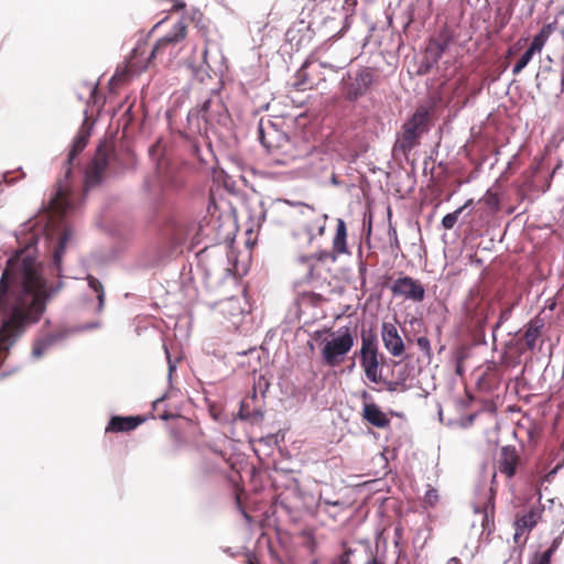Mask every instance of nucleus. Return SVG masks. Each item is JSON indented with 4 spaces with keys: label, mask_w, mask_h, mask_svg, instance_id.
Segmentation results:
<instances>
[{
    "label": "nucleus",
    "mask_w": 564,
    "mask_h": 564,
    "mask_svg": "<svg viewBox=\"0 0 564 564\" xmlns=\"http://www.w3.org/2000/svg\"><path fill=\"white\" fill-rule=\"evenodd\" d=\"M48 294L32 257L8 260L0 279V361L9 347L43 314Z\"/></svg>",
    "instance_id": "nucleus-1"
},
{
    "label": "nucleus",
    "mask_w": 564,
    "mask_h": 564,
    "mask_svg": "<svg viewBox=\"0 0 564 564\" xmlns=\"http://www.w3.org/2000/svg\"><path fill=\"white\" fill-rule=\"evenodd\" d=\"M272 221L284 225L295 223L293 236L300 243L311 246L326 230L328 216L316 212L313 207L302 205L296 208L288 200H278L267 212Z\"/></svg>",
    "instance_id": "nucleus-2"
},
{
    "label": "nucleus",
    "mask_w": 564,
    "mask_h": 564,
    "mask_svg": "<svg viewBox=\"0 0 564 564\" xmlns=\"http://www.w3.org/2000/svg\"><path fill=\"white\" fill-rule=\"evenodd\" d=\"M312 338L319 341L322 362L330 368L340 366L347 354L351 350L356 339V328L339 327L336 330L324 327L312 334Z\"/></svg>",
    "instance_id": "nucleus-3"
},
{
    "label": "nucleus",
    "mask_w": 564,
    "mask_h": 564,
    "mask_svg": "<svg viewBox=\"0 0 564 564\" xmlns=\"http://www.w3.org/2000/svg\"><path fill=\"white\" fill-rule=\"evenodd\" d=\"M259 140L271 154V161L278 165H289L302 156V152L282 132L270 123L267 130L262 122L259 124Z\"/></svg>",
    "instance_id": "nucleus-4"
},
{
    "label": "nucleus",
    "mask_w": 564,
    "mask_h": 564,
    "mask_svg": "<svg viewBox=\"0 0 564 564\" xmlns=\"http://www.w3.org/2000/svg\"><path fill=\"white\" fill-rule=\"evenodd\" d=\"M384 361V356L379 351L377 336L373 333H362L361 346L359 350V362L366 378L372 383H380L383 381L381 375V366Z\"/></svg>",
    "instance_id": "nucleus-5"
},
{
    "label": "nucleus",
    "mask_w": 564,
    "mask_h": 564,
    "mask_svg": "<svg viewBox=\"0 0 564 564\" xmlns=\"http://www.w3.org/2000/svg\"><path fill=\"white\" fill-rule=\"evenodd\" d=\"M495 313L494 300L470 291L465 302V318L469 327L482 330L491 315Z\"/></svg>",
    "instance_id": "nucleus-6"
},
{
    "label": "nucleus",
    "mask_w": 564,
    "mask_h": 564,
    "mask_svg": "<svg viewBox=\"0 0 564 564\" xmlns=\"http://www.w3.org/2000/svg\"><path fill=\"white\" fill-rule=\"evenodd\" d=\"M427 111L417 109L412 117L403 124L402 134L397 141V147L404 154L419 144V140L427 129Z\"/></svg>",
    "instance_id": "nucleus-7"
},
{
    "label": "nucleus",
    "mask_w": 564,
    "mask_h": 564,
    "mask_svg": "<svg viewBox=\"0 0 564 564\" xmlns=\"http://www.w3.org/2000/svg\"><path fill=\"white\" fill-rule=\"evenodd\" d=\"M72 207L69 188L59 180L56 184L54 196L48 200L47 205L43 207L42 217L46 218L47 226H55Z\"/></svg>",
    "instance_id": "nucleus-8"
},
{
    "label": "nucleus",
    "mask_w": 564,
    "mask_h": 564,
    "mask_svg": "<svg viewBox=\"0 0 564 564\" xmlns=\"http://www.w3.org/2000/svg\"><path fill=\"white\" fill-rule=\"evenodd\" d=\"M375 83V70L370 67H362L354 77L349 76L348 80L344 83V96L349 101H356L365 96Z\"/></svg>",
    "instance_id": "nucleus-9"
},
{
    "label": "nucleus",
    "mask_w": 564,
    "mask_h": 564,
    "mask_svg": "<svg viewBox=\"0 0 564 564\" xmlns=\"http://www.w3.org/2000/svg\"><path fill=\"white\" fill-rule=\"evenodd\" d=\"M324 64L312 59H306L302 67L296 72L295 84L297 90H307L318 87L325 82L323 73Z\"/></svg>",
    "instance_id": "nucleus-10"
},
{
    "label": "nucleus",
    "mask_w": 564,
    "mask_h": 564,
    "mask_svg": "<svg viewBox=\"0 0 564 564\" xmlns=\"http://www.w3.org/2000/svg\"><path fill=\"white\" fill-rule=\"evenodd\" d=\"M495 465L497 470L507 479H512L522 465V458L514 446L507 445L500 448Z\"/></svg>",
    "instance_id": "nucleus-11"
},
{
    "label": "nucleus",
    "mask_w": 564,
    "mask_h": 564,
    "mask_svg": "<svg viewBox=\"0 0 564 564\" xmlns=\"http://www.w3.org/2000/svg\"><path fill=\"white\" fill-rule=\"evenodd\" d=\"M175 46H172L165 37H161L156 41L154 46L152 47L150 55L147 57L145 62H139L138 57L143 55L147 52L145 44H139L131 54L130 57V67L131 68H145L151 61L158 58L159 56H163L164 54H172Z\"/></svg>",
    "instance_id": "nucleus-12"
},
{
    "label": "nucleus",
    "mask_w": 564,
    "mask_h": 564,
    "mask_svg": "<svg viewBox=\"0 0 564 564\" xmlns=\"http://www.w3.org/2000/svg\"><path fill=\"white\" fill-rule=\"evenodd\" d=\"M213 106L221 108L219 102H215L213 99H207L199 108L192 109L188 112L187 119L193 132H197L199 134L207 132L208 126L214 121V116L210 110Z\"/></svg>",
    "instance_id": "nucleus-13"
},
{
    "label": "nucleus",
    "mask_w": 564,
    "mask_h": 564,
    "mask_svg": "<svg viewBox=\"0 0 564 564\" xmlns=\"http://www.w3.org/2000/svg\"><path fill=\"white\" fill-rule=\"evenodd\" d=\"M391 379L383 378V383L389 392H405L410 386L408 380L411 378L413 368L409 364L392 361Z\"/></svg>",
    "instance_id": "nucleus-14"
},
{
    "label": "nucleus",
    "mask_w": 564,
    "mask_h": 564,
    "mask_svg": "<svg viewBox=\"0 0 564 564\" xmlns=\"http://www.w3.org/2000/svg\"><path fill=\"white\" fill-rule=\"evenodd\" d=\"M391 291L394 295L403 296L413 302H422L425 296L424 286L411 276L398 278L391 286Z\"/></svg>",
    "instance_id": "nucleus-15"
},
{
    "label": "nucleus",
    "mask_w": 564,
    "mask_h": 564,
    "mask_svg": "<svg viewBox=\"0 0 564 564\" xmlns=\"http://www.w3.org/2000/svg\"><path fill=\"white\" fill-rule=\"evenodd\" d=\"M370 398L371 397L367 391H362L361 399L365 401L361 412L362 420L378 429L389 427L390 419L378 404L375 402H367Z\"/></svg>",
    "instance_id": "nucleus-16"
},
{
    "label": "nucleus",
    "mask_w": 564,
    "mask_h": 564,
    "mask_svg": "<svg viewBox=\"0 0 564 564\" xmlns=\"http://www.w3.org/2000/svg\"><path fill=\"white\" fill-rule=\"evenodd\" d=\"M381 338L384 348L391 356L401 357L404 354L405 346L394 324L387 322L382 324Z\"/></svg>",
    "instance_id": "nucleus-17"
},
{
    "label": "nucleus",
    "mask_w": 564,
    "mask_h": 564,
    "mask_svg": "<svg viewBox=\"0 0 564 564\" xmlns=\"http://www.w3.org/2000/svg\"><path fill=\"white\" fill-rule=\"evenodd\" d=\"M543 511L542 506H534L522 514L518 513L514 521V540L525 532L532 531L540 522Z\"/></svg>",
    "instance_id": "nucleus-18"
},
{
    "label": "nucleus",
    "mask_w": 564,
    "mask_h": 564,
    "mask_svg": "<svg viewBox=\"0 0 564 564\" xmlns=\"http://www.w3.org/2000/svg\"><path fill=\"white\" fill-rule=\"evenodd\" d=\"M108 165V152L104 147H99L91 165L86 173V185L94 186L98 184Z\"/></svg>",
    "instance_id": "nucleus-19"
},
{
    "label": "nucleus",
    "mask_w": 564,
    "mask_h": 564,
    "mask_svg": "<svg viewBox=\"0 0 564 564\" xmlns=\"http://www.w3.org/2000/svg\"><path fill=\"white\" fill-rule=\"evenodd\" d=\"M144 422V417L137 416H112L107 426L106 433H121V432H131L135 430L140 424Z\"/></svg>",
    "instance_id": "nucleus-20"
},
{
    "label": "nucleus",
    "mask_w": 564,
    "mask_h": 564,
    "mask_svg": "<svg viewBox=\"0 0 564 564\" xmlns=\"http://www.w3.org/2000/svg\"><path fill=\"white\" fill-rule=\"evenodd\" d=\"M332 248L336 250L340 256L350 254L347 245V226L344 219H336V230L332 241Z\"/></svg>",
    "instance_id": "nucleus-21"
},
{
    "label": "nucleus",
    "mask_w": 564,
    "mask_h": 564,
    "mask_svg": "<svg viewBox=\"0 0 564 564\" xmlns=\"http://www.w3.org/2000/svg\"><path fill=\"white\" fill-rule=\"evenodd\" d=\"M544 322L542 318L535 317L525 325L523 338L525 346L529 350H533L536 346V341L542 334Z\"/></svg>",
    "instance_id": "nucleus-22"
},
{
    "label": "nucleus",
    "mask_w": 564,
    "mask_h": 564,
    "mask_svg": "<svg viewBox=\"0 0 564 564\" xmlns=\"http://www.w3.org/2000/svg\"><path fill=\"white\" fill-rule=\"evenodd\" d=\"M88 143V138L85 134L78 135L73 143V147L68 153V158L65 162V178L67 180L72 174L74 159L85 149Z\"/></svg>",
    "instance_id": "nucleus-23"
},
{
    "label": "nucleus",
    "mask_w": 564,
    "mask_h": 564,
    "mask_svg": "<svg viewBox=\"0 0 564 564\" xmlns=\"http://www.w3.org/2000/svg\"><path fill=\"white\" fill-rule=\"evenodd\" d=\"M187 34V23L184 17H182L180 20L175 21L172 24V29L170 32H167L162 37H165L169 40L170 44L172 46H175L177 43L183 41L186 37Z\"/></svg>",
    "instance_id": "nucleus-24"
},
{
    "label": "nucleus",
    "mask_w": 564,
    "mask_h": 564,
    "mask_svg": "<svg viewBox=\"0 0 564 564\" xmlns=\"http://www.w3.org/2000/svg\"><path fill=\"white\" fill-rule=\"evenodd\" d=\"M187 34V23L184 17H182L180 20L175 21L172 24V29L170 32H167L162 37H165L169 40L170 44L172 46H175L177 43L183 41L186 37Z\"/></svg>",
    "instance_id": "nucleus-25"
},
{
    "label": "nucleus",
    "mask_w": 564,
    "mask_h": 564,
    "mask_svg": "<svg viewBox=\"0 0 564 564\" xmlns=\"http://www.w3.org/2000/svg\"><path fill=\"white\" fill-rule=\"evenodd\" d=\"M72 237H73L72 230L69 228H64L58 238L56 246L54 247L53 263L55 264L57 271H59L63 253L66 249L68 241L72 239Z\"/></svg>",
    "instance_id": "nucleus-26"
},
{
    "label": "nucleus",
    "mask_w": 564,
    "mask_h": 564,
    "mask_svg": "<svg viewBox=\"0 0 564 564\" xmlns=\"http://www.w3.org/2000/svg\"><path fill=\"white\" fill-rule=\"evenodd\" d=\"M561 536L553 540L551 546L544 552L535 553L530 560L529 564H551V558L561 544Z\"/></svg>",
    "instance_id": "nucleus-27"
},
{
    "label": "nucleus",
    "mask_w": 564,
    "mask_h": 564,
    "mask_svg": "<svg viewBox=\"0 0 564 564\" xmlns=\"http://www.w3.org/2000/svg\"><path fill=\"white\" fill-rule=\"evenodd\" d=\"M553 31L554 25L552 23L543 25L540 32L533 37L529 47L534 52H541Z\"/></svg>",
    "instance_id": "nucleus-28"
},
{
    "label": "nucleus",
    "mask_w": 564,
    "mask_h": 564,
    "mask_svg": "<svg viewBox=\"0 0 564 564\" xmlns=\"http://www.w3.org/2000/svg\"><path fill=\"white\" fill-rule=\"evenodd\" d=\"M340 257V254L338 252H336V250L334 248H332L330 250H322L319 252H316L307 258L303 257L301 258V260L303 262H330V263H335L337 261V259Z\"/></svg>",
    "instance_id": "nucleus-29"
},
{
    "label": "nucleus",
    "mask_w": 564,
    "mask_h": 564,
    "mask_svg": "<svg viewBox=\"0 0 564 564\" xmlns=\"http://www.w3.org/2000/svg\"><path fill=\"white\" fill-rule=\"evenodd\" d=\"M325 301L326 299L322 294L315 292H302L297 296V302L301 306L317 307L321 306Z\"/></svg>",
    "instance_id": "nucleus-30"
},
{
    "label": "nucleus",
    "mask_w": 564,
    "mask_h": 564,
    "mask_svg": "<svg viewBox=\"0 0 564 564\" xmlns=\"http://www.w3.org/2000/svg\"><path fill=\"white\" fill-rule=\"evenodd\" d=\"M258 401L257 391L253 389L252 394L248 395L241 401L240 409H239V416L240 419L245 420L246 417L250 416L251 410L256 406L253 403Z\"/></svg>",
    "instance_id": "nucleus-31"
},
{
    "label": "nucleus",
    "mask_w": 564,
    "mask_h": 564,
    "mask_svg": "<svg viewBox=\"0 0 564 564\" xmlns=\"http://www.w3.org/2000/svg\"><path fill=\"white\" fill-rule=\"evenodd\" d=\"M491 212H498L500 206V199L497 193L487 191L485 196L480 199Z\"/></svg>",
    "instance_id": "nucleus-32"
},
{
    "label": "nucleus",
    "mask_w": 564,
    "mask_h": 564,
    "mask_svg": "<svg viewBox=\"0 0 564 564\" xmlns=\"http://www.w3.org/2000/svg\"><path fill=\"white\" fill-rule=\"evenodd\" d=\"M463 210H464V207H459L455 212L445 215L442 219V226L447 230L453 229L458 220V217L463 213Z\"/></svg>",
    "instance_id": "nucleus-33"
},
{
    "label": "nucleus",
    "mask_w": 564,
    "mask_h": 564,
    "mask_svg": "<svg viewBox=\"0 0 564 564\" xmlns=\"http://www.w3.org/2000/svg\"><path fill=\"white\" fill-rule=\"evenodd\" d=\"M442 48L440 46L433 45L432 43H429L426 46L424 56L426 61H430L432 64H437L440 58L442 57Z\"/></svg>",
    "instance_id": "nucleus-34"
},
{
    "label": "nucleus",
    "mask_w": 564,
    "mask_h": 564,
    "mask_svg": "<svg viewBox=\"0 0 564 564\" xmlns=\"http://www.w3.org/2000/svg\"><path fill=\"white\" fill-rule=\"evenodd\" d=\"M534 53L535 52L531 47H529L524 52V54L521 56V58L517 62V64L513 67L512 72L514 75L519 74L530 63Z\"/></svg>",
    "instance_id": "nucleus-35"
},
{
    "label": "nucleus",
    "mask_w": 564,
    "mask_h": 564,
    "mask_svg": "<svg viewBox=\"0 0 564 564\" xmlns=\"http://www.w3.org/2000/svg\"><path fill=\"white\" fill-rule=\"evenodd\" d=\"M207 55H208V48H207V46L205 45V46H204V48H203V50H202V52H200V57H199V59H197V58L195 57V55H193V56L191 57V66H192L193 68L198 69V70H202V69L204 68V66L209 67L208 62H207Z\"/></svg>",
    "instance_id": "nucleus-36"
},
{
    "label": "nucleus",
    "mask_w": 564,
    "mask_h": 564,
    "mask_svg": "<svg viewBox=\"0 0 564 564\" xmlns=\"http://www.w3.org/2000/svg\"><path fill=\"white\" fill-rule=\"evenodd\" d=\"M130 75V69H124L122 72H117L110 79V87L111 89H115L117 86L123 84L127 78L129 77Z\"/></svg>",
    "instance_id": "nucleus-37"
},
{
    "label": "nucleus",
    "mask_w": 564,
    "mask_h": 564,
    "mask_svg": "<svg viewBox=\"0 0 564 564\" xmlns=\"http://www.w3.org/2000/svg\"><path fill=\"white\" fill-rule=\"evenodd\" d=\"M357 0H344L341 10L345 13L346 20L352 18L356 14Z\"/></svg>",
    "instance_id": "nucleus-38"
},
{
    "label": "nucleus",
    "mask_w": 564,
    "mask_h": 564,
    "mask_svg": "<svg viewBox=\"0 0 564 564\" xmlns=\"http://www.w3.org/2000/svg\"><path fill=\"white\" fill-rule=\"evenodd\" d=\"M438 492L435 488H429L424 495V503L434 507L438 502Z\"/></svg>",
    "instance_id": "nucleus-39"
},
{
    "label": "nucleus",
    "mask_w": 564,
    "mask_h": 564,
    "mask_svg": "<svg viewBox=\"0 0 564 564\" xmlns=\"http://www.w3.org/2000/svg\"><path fill=\"white\" fill-rule=\"evenodd\" d=\"M430 43L440 46V48H442V53L444 54L451 43V37L447 34H442L436 39L431 40Z\"/></svg>",
    "instance_id": "nucleus-40"
},
{
    "label": "nucleus",
    "mask_w": 564,
    "mask_h": 564,
    "mask_svg": "<svg viewBox=\"0 0 564 564\" xmlns=\"http://www.w3.org/2000/svg\"><path fill=\"white\" fill-rule=\"evenodd\" d=\"M512 310H513V304L508 305L507 307L501 310L498 322L496 323L494 329L499 328L505 322H507L510 318V316L512 314Z\"/></svg>",
    "instance_id": "nucleus-41"
},
{
    "label": "nucleus",
    "mask_w": 564,
    "mask_h": 564,
    "mask_svg": "<svg viewBox=\"0 0 564 564\" xmlns=\"http://www.w3.org/2000/svg\"><path fill=\"white\" fill-rule=\"evenodd\" d=\"M263 416H264V413L262 411V409L260 406H254L251 412H250V416L246 417L245 420H248L252 423H258V422H261L263 420Z\"/></svg>",
    "instance_id": "nucleus-42"
},
{
    "label": "nucleus",
    "mask_w": 564,
    "mask_h": 564,
    "mask_svg": "<svg viewBox=\"0 0 564 564\" xmlns=\"http://www.w3.org/2000/svg\"><path fill=\"white\" fill-rule=\"evenodd\" d=\"M484 530H487L488 532H491V530H494V519H492V514L490 516L488 513V511H485L484 513V517H482V523H481Z\"/></svg>",
    "instance_id": "nucleus-43"
},
{
    "label": "nucleus",
    "mask_w": 564,
    "mask_h": 564,
    "mask_svg": "<svg viewBox=\"0 0 564 564\" xmlns=\"http://www.w3.org/2000/svg\"><path fill=\"white\" fill-rule=\"evenodd\" d=\"M89 285L95 290V291H99L100 290V293L98 294V300L100 303H102L104 301V292H102V286L100 284V282L95 279V278H89Z\"/></svg>",
    "instance_id": "nucleus-44"
},
{
    "label": "nucleus",
    "mask_w": 564,
    "mask_h": 564,
    "mask_svg": "<svg viewBox=\"0 0 564 564\" xmlns=\"http://www.w3.org/2000/svg\"><path fill=\"white\" fill-rule=\"evenodd\" d=\"M436 64H432L430 61L425 59V56L423 57V61L419 68V74L424 75L430 73V70L435 66Z\"/></svg>",
    "instance_id": "nucleus-45"
},
{
    "label": "nucleus",
    "mask_w": 564,
    "mask_h": 564,
    "mask_svg": "<svg viewBox=\"0 0 564 564\" xmlns=\"http://www.w3.org/2000/svg\"><path fill=\"white\" fill-rule=\"evenodd\" d=\"M417 346L420 347L421 350L430 352L431 345H430V340L427 337H419Z\"/></svg>",
    "instance_id": "nucleus-46"
},
{
    "label": "nucleus",
    "mask_w": 564,
    "mask_h": 564,
    "mask_svg": "<svg viewBox=\"0 0 564 564\" xmlns=\"http://www.w3.org/2000/svg\"><path fill=\"white\" fill-rule=\"evenodd\" d=\"M44 349H45V345L41 344V343H37L33 347L32 354H33V356L39 358V357H41L44 354Z\"/></svg>",
    "instance_id": "nucleus-47"
},
{
    "label": "nucleus",
    "mask_w": 564,
    "mask_h": 564,
    "mask_svg": "<svg viewBox=\"0 0 564 564\" xmlns=\"http://www.w3.org/2000/svg\"><path fill=\"white\" fill-rule=\"evenodd\" d=\"M351 553V550H347L345 551L340 557H339V561H340V564H348L349 563V555Z\"/></svg>",
    "instance_id": "nucleus-48"
},
{
    "label": "nucleus",
    "mask_w": 564,
    "mask_h": 564,
    "mask_svg": "<svg viewBox=\"0 0 564 564\" xmlns=\"http://www.w3.org/2000/svg\"><path fill=\"white\" fill-rule=\"evenodd\" d=\"M365 564H384L383 560L373 556L369 561H367Z\"/></svg>",
    "instance_id": "nucleus-49"
},
{
    "label": "nucleus",
    "mask_w": 564,
    "mask_h": 564,
    "mask_svg": "<svg viewBox=\"0 0 564 564\" xmlns=\"http://www.w3.org/2000/svg\"><path fill=\"white\" fill-rule=\"evenodd\" d=\"M323 505H326V506H341V503L339 501H330V500H323L322 501Z\"/></svg>",
    "instance_id": "nucleus-50"
},
{
    "label": "nucleus",
    "mask_w": 564,
    "mask_h": 564,
    "mask_svg": "<svg viewBox=\"0 0 564 564\" xmlns=\"http://www.w3.org/2000/svg\"><path fill=\"white\" fill-rule=\"evenodd\" d=\"M447 564H460V560L458 557H452Z\"/></svg>",
    "instance_id": "nucleus-51"
},
{
    "label": "nucleus",
    "mask_w": 564,
    "mask_h": 564,
    "mask_svg": "<svg viewBox=\"0 0 564 564\" xmlns=\"http://www.w3.org/2000/svg\"><path fill=\"white\" fill-rule=\"evenodd\" d=\"M96 91H97V86H96V85H93V86L90 87V95H91V97H94V95L96 94Z\"/></svg>",
    "instance_id": "nucleus-52"
},
{
    "label": "nucleus",
    "mask_w": 564,
    "mask_h": 564,
    "mask_svg": "<svg viewBox=\"0 0 564 564\" xmlns=\"http://www.w3.org/2000/svg\"><path fill=\"white\" fill-rule=\"evenodd\" d=\"M473 204V199H468L462 207L467 208L468 206H470Z\"/></svg>",
    "instance_id": "nucleus-53"
},
{
    "label": "nucleus",
    "mask_w": 564,
    "mask_h": 564,
    "mask_svg": "<svg viewBox=\"0 0 564 564\" xmlns=\"http://www.w3.org/2000/svg\"><path fill=\"white\" fill-rule=\"evenodd\" d=\"M166 20H163L161 21L160 23L155 24V26L153 28V31H155L156 29H159L161 26V24H163Z\"/></svg>",
    "instance_id": "nucleus-54"
},
{
    "label": "nucleus",
    "mask_w": 564,
    "mask_h": 564,
    "mask_svg": "<svg viewBox=\"0 0 564 564\" xmlns=\"http://www.w3.org/2000/svg\"><path fill=\"white\" fill-rule=\"evenodd\" d=\"M308 346L311 349H314V345L312 343H308Z\"/></svg>",
    "instance_id": "nucleus-55"
},
{
    "label": "nucleus",
    "mask_w": 564,
    "mask_h": 564,
    "mask_svg": "<svg viewBox=\"0 0 564 564\" xmlns=\"http://www.w3.org/2000/svg\"><path fill=\"white\" fill-rule=\"evenodd\" d=\"M312 275H313V268H311V270H310V276H312Z\"/></svg>",
    "instance_id": "nucleus-56"
},
{
    "label": "nucleus",
    "mask_w": 564,
    "mask_h": 564,
    "mask_svg": "<svg viewBox=\"0 0 564 564\" xmlns=\"http://www.w3.org/2000/svg\"><path fill=\"white\" fill-rule=\"evenodd\" d=\"M161 417H162L163 420H166V419H167V415H161Z\"/></svg>",
    "instance_id": "nucleus-57"
}]
</instances>
